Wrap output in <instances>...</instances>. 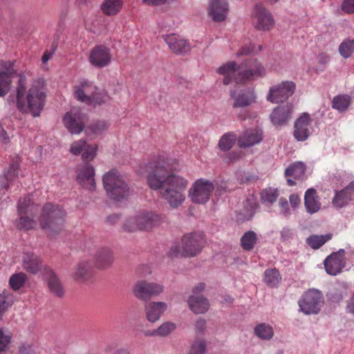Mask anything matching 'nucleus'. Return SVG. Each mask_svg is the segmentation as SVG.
I'll return each instance as SVG.
<instances>
[{"label":"nucleus","mask_w":354,"mask_h":354,"mask_svg":"<svg viewBox=\"0 0 354 354\" xmlns=\"http://www.w3.org/2000/svg\"><path fill=\"white\" fill-rule=\"evenodd\" d=\"M167 166L166 158L160 155L148 163L146 166L149 169L147 183L151 189L158 191L171 207L176 208L185 201L184 192L187 181L180 176L167 174Z\"/></svg>","instance_id":"nucleus-1"},{"label":"nucleus","mask_w":354,"mask_h":354,"mask_svg":"<svg viewBox=\"0 0 354 354\" xmlns=\"http://www.w3.org/2000/svg\"><path fill=\"white\" fill-rule=\"evenodd\" d=\"M17 77V108L23 113L29 111L33 117L39 116L45 105V81L41 78L35 80L25 97L26 77L22 74H19Z\"/></svg>","instance_id":"nucleus-2"},{"label":"nucleus","mask_w":354,"mask_h":354,"mask_svg":"<svg viewBox=\"0 0 354 354\" xmlns=\"http://www.w3.org/2000/svg\"><path fill=\"white\" fill-rule=\"evenodd\" d=\"M217 73L223 75V82L228 85L233 82L243 83L255 77L265 75L266 70L256 59H246L241 64L229 62L217 69Z\"/></svg>","instance_id":"nucleus-3"},{"label":"nucleus","mask_w":354,"mask_h":354,"mask_svg":"<svg viewBox=\"0 0 354 354\" xmlns=\"http://www.w3.org/2000/svg\"><path fill=\"white\" fill-rule=\"evenodd\" d=\"M66 212L59 205L46 203L42 209L41 225L49 236L59 232L65 221Z\"/></svg>","instance_id":"nucleus-4"},{"label":"nucleus","mask_w":354,"mask_h":354,"mask_svg":"<svg viewBox=\"0 0 354 354\" xmlns=\"http://www.w3.org/2000/svg\"><path fill=\"white\" fill-rule=\"evenodd\" d=\"M102 180L104 187L111 199L120 201L130 194L129 185L117 169H112L105 173Z\"/></svg>","instance_id":"nucleus-5"},{"label":"nucleus","mask_w":354,"mask_h":354,"mask_svg":"<svg viewBox=\"0 0 354 354\" xmlns=\"http://www.w3.org/2000/svg\"><path fill=\"white\" fill-rule=\"evenodd\" d=\"M160 223V216L152 212H140L128 218L123 224L124 230L129 232L148 230Z\"/></svg>","instance_id":"nucleus-6"},{"label":"nucleus","mask_w":354,"mask_h":354,"mask_svg":"<svg viewBox=\"0 0 354 354\" xmlns=\"http://www.w3.org/2000/svg\"><path fill=\"white\" fill-rule=\"evenodd\" d=\"M324 297L322 292L311 288L304 292L298 301L299 311L306 315L318 314L324 304Z\"/></svg>","instance_id":"nucleus-7"},{"label":"nucleus","mask_w":354,"mask_h":354,"mask_svg":"<svg viewBox=\"0 0 354 354\" xmlns=\"http://www.w3.org/2000/svg\"><path fill=\"white\" fill-rule=\"evenodd\" d=\"M215 187V185L209 180L198 179L190 188L189 197L194 203L205 204L209 201L211 193Z\"/></svg>","instance_id":"nucleus-8"},{"label":"nucleus","mask_w":354,"mask_h":354,"mask_svg":"<svg viewBox=\"0 0 354 354\" xmlns=\"http://www.w3.org/2000/svg\"><path fill=\"white\" fill-rule=\"evenodd\" d=\"M205 243L202 232H192L184 235L181 239L182 256L194 257L198 254Z\"/></svg>","instance_id":"nucleus-9"},{"label":"nucleus","mask_w":354,"mask_h":354,"mask_svg":"<svg viewBox=\"0 0 354 354\" xmlns=\"http://www.w3.org/2000/svg\"><path fill=\"white\" fill-rule=\"evenodd\" d=\"M295 88L292 81H283L270 88L266 100L273 104L283 103L293 95Z\"/></svg>","instance_id":"nucleus-10"},{"label":"nucleus","mask_w":354,"mask_h":354,"mask_svg":"<svg viewBox=\"0 0 354 354\" xmlns=\"http://www.w3.org/2000/svg\"><path fill=\"white\" fill-rule=\"evenodd\" d=\"M313 120L308 113H303L295 120L293 136L299 142L306 140L313 132Z\"/></svg>","instance_id":"nucleus-11"},{"label":"nucleus","mask_w":354,"mask_h":354,"mask_svg":"<svg viewBox=\"0 0 354 354\" xmlns=\"http://www.w3.org/2000/svg\"><path fill=\"white\" fill-rule=\"evenodd\" d=\"M252 17L253 24L258 30H267L274 25L272 15L261 3L255 5Z\"/></svg>","instance_id":"nucleus-12"},{"label":"nucleus","mask_w":354,"mask_h":354,"mask_svg":"<svg viewBox=\"0 0 354 354\" xmlns=\"http://www.w3.org/2000/svg\"><path fill=\"white\" fill-rule=\"evenodd\" d=\"M84 120L85 115L78 109L67 112L63 118L66 128L72 134H79L83 131Z\"/></svg>","instance_id":"nucleus-13"},{"label":"nucleus","mask_w":354,"mask_h":354,"mask_svg":"<svg viewBox=\"0 0 354 354\" xmlns=\"http://www.w3.org/2000/svg\"><path fill=\"white\" fill-rule=\"evenodd\" d=\"M163 290V287L160 284L156 283H148L145 281H138L133 288L135 296L143 301L150 299Z\"/></svg>","instance_id":"nucleus-14"},{"label":"nucleus","mask_w":354,"mask_h":354,"mask_svg":"<svg viewBox=\"0 0 354 354\" xmlns=\"http://www.w3.org/2000/svg\"><path fill=\"white\" fill-rule=\"evenodd\" d=\"M345 250L339 249L333 252L324 260L326 272L330 275L335 276L340 273L345 266Z\"/></svg>","instance_id":"nucleus-15"},{"label":"nucleus","mask_w":354,"mask_h":354,"mask_svg":"<svg viewBox=\"0 0 354 354\" xmlns=\"http://www.w3.org/2000/svg\"><path fill=\"white\" fill-rule=\"evenodd\" d=\"M95 174L93 166L84 163L77 170V181L84 189L93 191L95 189Z\"/></svg>","instance_id":"nucleus-16"},{"label":"nucleus","mask_w":354,"mask_h":354,"mask_svg":"<svg viewBox=\"0 0 354 354\" xmlns=\"http://www.w3.org/2000/svg\"><path fill=\"white\" fill-rule=\"evenodd\" d=\"M74 96L79 102L85 103L90 102V98L92 97L93 93L98 90V88L90 82L85 79L80 80L78 84L74 87Z\"/></svg>","instance_id":"nucleus-17"},{"label":"nucleus","mask_w":354,"mask_h":354,"mask_svg":"<svg viewBox=\"0 0 354 354\" xmlns=\"http://www.w3.org/2000/svg\"><path fill=\"white\" fill-rule=\"evenodd\" d=\"M263 139V131L261 129H248L238 137V145L242 149L249 148L259 144Z\"/></svg>","instance_id":"nucleus-18"},{"label":"nucleus","mask_w":354,"mask_h":354,"mask_svg":"<svg viewBox=\"0 0 354 354\" xmlns=\"http://www.w3.org/2000/svg\"><path fill=\"white\" fill-rule=\"evenodd\" d=\"M111 61V55L109 48L104 46H97L93 48L89 56L90 63L97 68H103L107 66Z\"/></svg>","instance_id":"nucleus-19"},{"label":"nucleus","mask_w":354,"mask_h":354,"mask_svg":"<svg viewBox=\"0 0 354 354\" xmlns=\"http://www.w3.org/2000/svg\"><path fill=\"white\" fill-rule=\"evenodd\" d=\"M229 6L226 0H211L208 12L216 22L224 21L228 14Z\"/></svg>","instance_id":"nucleus-20"},{"label":"nucleus","mask_w":354,"mask_h":354,"mask_svg":"<svg viewBox=\"0 0 354 354\" xmlns=\"http://www.w3.org/2000/svg\"><path fill=\"white\" fill-rule=\"evenodd\" d=\"M10 62H6L2 65L6 71L0 72V97L6 95L10 89L12 78L16 74Z\"/></svg>","instance_id":"nucleus-21"},{"label":"nucleus","mask_w":354,"mask_h":354,"mask_svg":"<svg viewBox=\"0 0 354 354\" xmlns=\"http://www.w3.org/2000/svg\"><path fill=\"white\" fill-rule=\"evenodd\" d=\"M230 96L234 99L233 108H244L255 102L256 94L252 88H248L235 95V91H230Z\"/></svg>","instance_id":"nucleus-22"},{"label":"nucleus","mask_w":354,"mask_h":354,"mask_svg":"<svg viewBox=\"0 0 354 354\" xmlns=\"http://www.w3.org/2000/svg\"><path fill=\"white\" fill-rule=\"evenodd\" d=\"M163 39L169 48L176 53H187L190 50L188 41L175 34L164 35Z\"/></svg>","instance_id":"nucleus-23"},{"label":"nucleus","mask_w":354,"mask_h":354,"mask_svg":"<svg viewBox=\"0 0 354 354\" xmlns=\"http://www.w3.org/2000/svg\"><path fill=\"white\" fill-rule=\"evenodd\" d=\"M167 305L163 301H151L145 306L147 319L151 323L156 322L164 313Z\"/></svg>","instance_id":"nucleus-24"},{"label":"nucleus","mask_w":354,"mask_h":354,"mask_svg":"<svg viewBox=\"0 0 354 354\" xmlns=\"http://www.w3.org/2000/svg\"><path fill=\"white\" fill-rule=\"evenodd\" d=\"M292 105L286 104L276 107L270 114V118L272 123L275 126H280L285 124L290 118Z\"/></svg>","instance_id":"nucleus-25"},{"label":"nucleus","mask_w":354,"mask_h":354,"mask_svg":"<svg viewBox=\"0 0 354 354\" xmlns=\"http://www.w3.org/2000/svg\"><path fill=\"white\" fill-rule=\"evenodd\" d=\"M23 268L28 272L37 274L41 270L42 264L37 255L32 252H25L22 257Z\"/></svg>","instance_id":"nucleus-26"},{"label":"nucleus","mask_w":354,"mask_h":354,"mask_svg":"<svg viewBox=\"0 0 354 354\" xmlns=\"http://www.w3.org/2000/svg\"><path fill=\"white\" fill-rule=\"evenodd\" d=\"M113 261V252L109 248H102L97 250L95 254V264L98 268H107L111 266Z\"/></svg>","instance_id":"nucleus-27"},{"label":"nucleus","mask_w":354,"mask_h":354,"mask_svg":"<svg viewBox=\"0 0 354 354\" xmlns=\"http://www.w3.org/2000/svg\"><path fill=\"white\" fill-rule=\"evenodd\" d=\"M304 205L307 212L311 214L320 209L321 203L315 189L309 188L306 190L304 196Z\"/></svg>","instance_id":"nucleus-28"},{"label":"nucleus","mask_w":354,"mask_h":354,"mask_svg":"<svg viewBox=\"0 0 354 354\" xmlns=\"http://www.w3.org/2000/svg\"><path fill=\"white\" fill-rule=\"evenodd\" d=\"M190 309L195 314H203L209 308V302L203 296L191 295L188 299Z\"/></svg>","instance_id":"nucleus-29"},{"label":"nucleus","mask_w":354,"mask_h":354,"mask_svg":"<svg viewBox=\"0 0 354 354\" xmlns=\"http://www.w3.org/2000/svg\"><path fill=\"white\" fill-rule=\"evenodd\" d=\"M48 288L53 295L58 297L64 295V290L57 276L49 268H46Z\"/></svg>","instance_id":"nucleus-30"},{"label":"nucleus","mask_w":354,"mask_h":354,"mask_svg":"<svg viewBox=\"0 0 354 354\" xmlns=\"http://www.w3.org/2000/svg\"><path fill=\"white\" fill-rule=\"evenodd\" d=\"M242 208L239 212V219L245 221L251 219L257 207V203L252 198H248L243 202Z\"/></svg>","instance_id":"nucleus-31"},{"label":"nucleus","mask_w":354,"mask_h":354,"mask_svg":"<svg viewBox=\"0 0 354 354\" xmlns=\"http://www.w3.org/2000/svg\"><path fill=\"white\" fill-rule=\"evenodd\" d=\"M91 269V264L88 261H81L75 268L73 278L77 281H86L90 277Z\"/></svg>","instance_id":"nucleus-32"},{"label":"nucleus","mask_w":354,"mask_h":354,"mask_svg":"<svg viewBox=\"0 0 354 354\" xmlns=\"http://www.w3.org/2000/svg\"><path fill=\"white\" fill-rule=\"evenodd\" d=\"M122 6L123 0H104L100 8L105 15L113 16L121 10Z\"/></svg>","instance_id":"nucleus-33"},{"label":"nucleus","mask_w":354,"mask_h":354,"mask_svg":"<svg viewBox=\"0 0 354 354\" xmlns=\"http://www.w3.org/2000/svg\"><path fill=\"white\" fill-rule=\"evenodd\" d=\"M36 207H37V205L34 203L30 195L21 198L19 200L17 204L18 214H32Z\"/></svg>","instance_id":"nucleus-34"},{"label":"nucleus","mask_w":354,"mask_h":354,"mask_svg":"<svg viewBox=\"0 0 354 354\" xmlns=\"http://www.w3.org/2000/svg\"><path fill=\"white\" fill-rule=\"evenodd\" d=\"M306 171V165L301 162H295L288 166L285 170L286 177H292L295 179H302Z\"/></svg>","instance_id":"nucleus-35"},{"label":"nucleus","mask_w":354,"mask_h":354,"mask_svg":"<svg viewBox=\"0 0 354 354\" xmlns=\"http://www.w3.org/2000/svg\"><path fill=\"white\" fill-rule=\"evenodd\" d=\"M254 335L261 339L270 340L274 336V330L272 326L266 323L257 324L254 328Z\"/></svg>","instance_id":"nucleus-36"},{"label":"nucleus","mask_w":354,"mask_h":354,"mask_svg":"<svg viewBox=\"0 0 354 354\" xmlns=\"http://www.w3.org/2000/svg\"><path fill=\"white\" fill-rule=\"evenodd\" d=\"M281 279L279 272L275 268L266 269L263 274V281L270 288H277Z\"/></svg>","instance_id":"nucleus-37"},{"label":"nucleus","mask_w":354,"mask_h":354,"mask_svg":"<svg viewBox=\"0 0 354 354\" xmlns=\"http://www.w3.org/2000/svg\"><path fill=\"white\" fill-rule=\"evenodd\" d=\"M18 174L19 164L17 162H14L10 165L4 175L0 178L1 186L7 187L9 183H12L18 177Z\"/></svg>","instance_id":"nucleus-38"},{"label":"nucleus","mask_w":354,"mask_h":354,"mask_svg":"<svg viewBox=\"0 0 354 354\" xmlns=\"http://www.w3.org/2000/svg\"><path fill=\"white\" fill-rule=\"evenodd\" d=\"M238 138L234 132L224 133L218 141V148L223 151H227L232 148Z\"/></svg>","instance_id":"nucleus-39"},{"label":"nucleus","mask_w":354,"mask_h":354,"mask_svg":"<svg viewBox=\"0 0 354 354\" xmlns=\"http://www.w3.org/2000/svg\"><path fill=\"white\" fill-rule=\"evenodd\" d=\"M257 242V234L252 230L245 232L241 238V245L245 251L252 250Z\"/></svg>","instance_id":"nucleus-40"},{"label":"nucleus","mask_w":354,"mask_h":354,"mask_svg":"<svg viewBox=\"0 0 354 354\" xmlns=\"http://www.w3.org/2000/svg\"><path fill=\"white\" fill-rule=\"evenodd\" d=\"M176 328V325L175 323L171 322H165L158 328L148 333L147 335L166 337L171 333Z\"/></svg>","instance_id":"nucleus-41"},{"label":"nucleus","mask_w":354,"mask_h":354,"mask_svg":"<svg viewBox=\"0 0 354 354\" xmlns=\"http://www.w3.org/2000/svg\"><path fill=\"white\" fill-rule=\"evenodd\" d=\"M351 97L348 95H339L334 97L332 107L339 112L346 111L351 104Z\"/></svg>","instance_id":"nucleus-42"},{"label":"nucleus","mask_w":354,"mask_h":354,"mask_svg":"<svg viewBox=\"0 0 354 354\" xmlns=\"http://www.w3.org/2000/svg\"><path fill=\"white\" fill-rule=\"evenodd\" d=\"M15 297L8 290H4L0 294V318L3 313L13 304Z\"/></svg>","instance_id":"nucleus-43"},{"label":"nucleus","mask_w":354,"mask_h":354,"mask_svg":"<svg viewBox=\"0 0 354 354\" xmlns=\"http://www.w3.org/2000/svg\"><path fill=\"white\" fill-rule=\"evenodd\" d=\"M332 237L330 234L324 235H311L306 239L307 244L313 249L317 250L329 241Z\"/></svg>","instance_id":"nucleus-44"},{"label":"nucleus","mask_w":354,"mask_h":354,"mask_svg":"<svg viewBox=\"0 0 354 354\" xmlns=\"http://www.w3.org/2000/svg\"><path fill=\"white\" fill-rule=\"evenodd\" d=\"M346 293V288L339 285L330 289L327 293V297L333 303H339L344 298Z\"/></svg>","instance_id":"nucleus-45"},{"label":"nucleus","mask_w":354,"mask_h":354,"mask_svg":"<svg viewBox=\"0 0 354 354\" xmlns=\"http://www.w3.org/2000/svg\"><path fill=\"white\" fill-rule=\"evenodd\" d=\"M338 50L342 57L349 58L354 52V38L344 39L339 46Z\"/></svg>","instance_id":"nucleus-46"},{"label":"nucleus","mask_w":354,"mask_h":354,"mask_svg":"<svg viewBox=\"0 0 354 354\" xmlns=\"http://www.w3.org/2000/svg\"><path fill=\"white\" fill-rule=\"evenodd\" d=\"M109 127V124L104 120H98L91 124L86 129L88 135H100Z\"/></svg>","instance_id":"nucleus-47"},{"label":"nucleus","mask_w":354,"mask_h":354,"mask_svg":"<svg viewBox=\"0 0 354 354\" xmlns=\"http://www.w3.org/2000/svg\"><path fill=\"white\" fill-rule=\"evenodd\" d=\"M19 218L16 223V226L19 230H30L36 227L37 222L26 214L19 215Z\"/></svg>","instance_id":"nucleus-48"},{"label":"nucleus","mask_w":354,"mask_h":354,"mask_svg":"<svg viewBox=\"0 0 354 354\" xmlns=\"http://www.w3.org/2000/svg\"><path fill=\"white\" fill-rule=\"evenodd\" d=\"M12 333L6 328H0V354L6 353L11 342Z\"/></svg>","instance_id":"nucleus-49"},{"label":"nucleus","mask_w":354,"mask_h":354,"mask_svg":"<svg viewBox=\"0 0 354 354\" xmlns=\"http://www.w3.org/2000/svg\"><path fill=\"white\" fill-rule=\"evenodd\" d=\"M27 280L26 274L19 272L12 274L9 279V284L13 290H18L24 286Z\"/></svg>","instance_id":"nucleus-50"},{"label":"nucleus","mask_w":354,"mask_h":354,"mask_svg":"<svg viewBox=\"0 0 354 354\" xmlns=\"http://www.w3.org/2000/svg\"><path fill=\"white\" fill-rule=\"evenodd\" d=\"M349 201H351V199L344 188L341 191L335 192V196L333 199V204L336 207L342 208L346 206Z\"/></svg>","instance_id":"nucleus-51"},{"label":"nucleus","mask_w":354,"mask_h":354,"mask_svg":"<svg viewBox=\"0 0 354 354\" xmlns=\"http://www.w3.org/2000/svg\"><path fill=\"white\" fill-rule=\"evenodd\" d=\"M278 196V190L271 187L265 189L261 194V200L263 203L272 204L276 201Z\"/></svg>","instance_id":"nucleus-52"},{"label":"nucleus","mask_w":354,"mask_h":354,"mask_svg":"<svg viewBox=\"0 0 354 354\" xmlns=\"http://www.w3.org/2000/svg\"><path fill=\"white\" fill-rule=\"evenodd\" d=\"M109 99V96L107 93L104 91H100L98 88L97 91H96L91 98H90V102H87L86 104L88 105H97V104H102L105 103Z\"/></svg>","instance_id":"nucleus-53"},{"label":"nucleus","mask_w":354,"mask_h":354,"mask_svg":"<svg viewBox=\"0 0 354 354\" xmlns=\"http://www.w3.org/2000/svg\"><path fill=\"white\" fill-rule=\"evenodd\" d=\"M205 342L204 340H197L192 344L189 354H205Z\"/></svg>","instance_id":"nucleus-54"},{"label":"nucleus","mask_w":354,"mask_h":354,"mask_svg":"<svg viewBox=\"0 0 354 354\" xmlns=\"http://www.w3.org/2000/svg\"><path fill=\"white\" fill-rule=\"evenodd\" d=\"M97 148L94 145H85L83 149L82 157L84 160L93 159L96 154Z\"/></svg>","instance_id":"nucleus-55"},{"label":"nucleus","mask_w":354,"mask_h":354,"mask_svg":"<svg viewBox=\"0 0 354 354\" xmlns=\"http://www.w3.org/2000/svg\"><path fill=\"white\" fill-rule=\"evenodd\" d=\"M281 240L283 242L288 241L290 242L291 240L294 239L295 236V232L292 229H290V227H283L281 232Z\"/></svg>","instance_id":"nucleus-56"},{"label":"nucleus","mask_w":354,"mask_h":354,"mask_svg":"<svg viewBox=\"0 0 354 354\" xmlns=\"http://www.w3.org/2000/svg\"><path fill=\"white\" fill-rule=\"evenodd\" d=\"M86 142L84 140H80L76 142H74L71 147V152L73 155H79L81 152L83 151L84 148L86 145Z\"/></svg>","instance_id":"nucleus-57"},{"label":"nucleus","mask_w":354,"mask_h":354,"mask_svg":"<svg viewBox=\"0 0 354 354\" xmlns=\"http://www.w3.org/2000/svg\"><path fill=\"white\" fill-rule=\"evenodd\" d=\"M342 10L347 14L354 13V0H343L341 5Z\"/></svg>","instance_id":"nucleus-58"},{"label":"nucleus","mask_w":354,"mask_h":354,"mask_svg":"<svg viewBox=\"0 0 354 354\" xmlns=\"http://www.w3.org/2000/svg\"><path fill=\"white\" fill-rule=\"evenodd\" d=\"M279 206L281 207V213L287 216L290 214L289 205L287 200L285 198H281L279 199Z\"/></svg>","instance_id":"nucleus-59"},{"label":"nucleus","mask_w":354,"mask_h":354,"mask_svg":"<svg viewBox=\"0 0 354 354\" xmlns=\"http://www.w3.org/2000/svg\"><path fill=\"white\" fill-rule=\"evenodd\" d=\"M168 254L171 257H177L179 255L182 256V248L180 249V246L177 244L173 245L171 247Z\"/></svg>","instance_id":"nucleus-60"},{"label":"nucleus","mask_w":354,"mask_h":354,"mask_svg":"<svg viewBox=\"0 0 354 354\" xmlns=\"http://www.w3.org/2000/svg\"><path fill=\"white\" fill-rule=\"evenodd\" d=\"M254 51V46L250 44L249 46H245L243 47L236 54L237 57H241L242 55H248Z\"/></svg>","instance_id":"nucleus-61"},{"label":"nucleus","mask_w":354,"mask_h":354,"mask_svg":"<svg viewBox=\"0 0 354 354\" xmlns=\"http://www.w3.org/2000/svg\"><path fill=\"white\" fill-rule=\"evenodd\" d=\"M33 351V346L30 344H23L19 347L20 354H32Z\"/></svg>","instance_id":"nucleus-62"},{"label":"nucleus","mask_w":354,"mask_h":354,"mask_svg":"<svg viewBox=\"0 0 354 354\" xmlns=\"http://www.w3.org/2000/svg\"><path fill=\"white\" fill-rule=\"evenodd\" d=\"M330 57L326 53H320L317 56V61L320 64H326L330 62Z\"/></svg>","instance_id":"nucleus-63"},{"label":"nucleus","mask_w":354,"mask_h":354,"mask_svg":"<svg viewBox=\"0 0 354 354\" xmlns=\"http://www.w3.org/2000/svg\"><path fill=\"white\" fill-rule=\"evenodd\" d=\"M346 311L354 315V292L351 295L350 299L347 301Z\"/></svg>","instance_id":"nucleus-64"}]
</instances>
